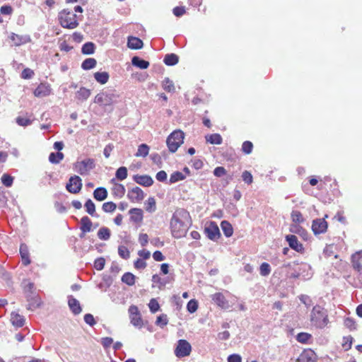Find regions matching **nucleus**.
Instances as JSON below:
<instances>
[{
	"label": "nucleus",
	"instance_id": "1",
	"mask_svg": "<svg viewBox=\"0 0 362 362\" xmlns=\"http://www.w3.org/2000/svg\"><path fill=\"white\" fill-rule=\"evenodd\" d=\"M191 225L192 220L189 213L184 209H177L173 213L170 220L173 236L175 238L185 236Z\"/></svg>",
	"mask_w": 362,
	"mask_h": 362
},
{
	"label": "nucleus",
	"instance_id": "2",
	"mask_svg": "<svg viewBox=\"0 0 362 362\" xmlns=\"http://www.w3.org/2000/svg\"><path fill=\"white\" fill-rule=\"evenodd\" d=\"M310 321L315 327L324 328L329 322L327 311L319 305H315L311 310Z\"/></svg>",
	"mask_w": 362,
	"mask_h": 362
},
{
	"label": "nucleus",
	"instance_id": "3",
	"mask_svg": "<svg viewBox=\"0 0 362 362\" xmlns=\"http://www.w3.org/2000/svg\"><path fill=\"white\" fill-rule=\"evenodd\" d=\"M185 133L180 129L173 131L167 138L166 144L170 152L175 153L183 144Z\"/></svg>",
	"mask_w": 362,
	"mask_h": 362
},
{
	"label": "nucleus",
	"instance_id": "4",
	"mask_svg": "<svg viewBox=\"0 0 362 362\" xmlns=\"http://www.w3.org/2000/svg\"><path fill=\"white\" fill-rule=\"evenodd\" d=\"M119 95L112 90L102 91L97 94L94 98V103L100 106H110L117 102Z\"/></svg>",
	"mask_w": 362,
	"mask_h": 362
},
{
	"label": "nucleus",
	"instance_id": "5",
	"mask_svg": "<svg viewBox=\"0 0 362 362\" xmlns=\"http://www.w3.org/2000/svg\"><path fill=\"white\" fill-rule=\"evenodd\" d=\"M175 280L174 270L168 263L160 264V287L172 284Z\"/></svg>",
	"mask_w": 362,
	"mask_h": 362
},
{
	"label": "nucleus",
	"instance_id": "6",
	"mask_svg": "<svg viewBox=\"0 0 362 362\" xmlns=\"http://www.w3.org/2000/svg\"><path fill=\"white\" fill-rule=\"evenodd\" d=\"M76 15L70 12H62L60 13L59 20L62 27L74 29L78 25L76 21Z\"/></svg>",
	"mask_w": 362,
	"mask_h": 362
},
{
	"label": "nucleus",
	"instance_id": "7",
	"mask_svg": "<svg viewBox=\"0 0 362 362\" xmlns=\"http://www.w3.org/2000/svg\"><path fill=\"white\" fill-rule=\"evenodd\" d=\"M95 161L92 158L84 159L74 164V168L81 175H88L90 171L95 168Z\"/></svg>",
	"mask_w": 362,
	"mask_h": 362
},
{
	"label": "nucleus",
	"instance_id": "8",
	"mask_svg": "<svg viewBox=\"0 0 362 362\" xmlns=\"http://www.w3.org/2000/svg\"><path fill=\"white\" fill-rule=\"evenodd\" d=\"M204 233L208 239L217 241L221 237V232L215 221H209L204 227Z\"/></svg>",
	"mask_w": 362,
	"mask_h": 362
},
{
	"label": "nucleus",
	"instance_id": "9",
	"mask_svg": "<svg viewBox=\"0 0 362 362\" xmlns=\"http://www.w3.org/2000/svg\"><path fill=\"white\" fill-rule=\"evenodd\" d=\"M192 351V346L186 339H179L175 349V354L177 358L188 356Z\"/></svg>",
	"mask_w": 362,
	"mask_h": 362
},
{
	"label": "nucleus",
	"instance_id": "10",
	"mask_svg": "<svg viewBox=\"0 0 362 362\" xmlns=\"http://www.w3.org/2000/svg\"><path fill=\"white\" fill-rule=\"evenodd\" d=\"M210 297L213 303L222 310H228L230 308L228 300L223 293L217 292L211 295Z\"/></svg>",
	"mask_w": 362,
	"mask_h": 362
},
{
	"label": "nucleus",
	"instance_id": "11",
	"mask_svg": "<svg viewBox=\"0 0 362 362\" xmlns=\"http://www.w3.org/2000/svg\"><path fill=\"white\" fill-rule=\"evenodd\" d=\"M81 187L82 180L78 175L71 176L66 186V189L73 194L79 192Z\"/></svg>",
	"mask_w": 362,
	"mask_h": 362
},
{
	"label": "nucleus",
	"instance_id": "12",
	"mask_svg": "<svg viewBox=\"0 0 362 362\" xmlns=\"http://www.w3.org/2000/svg\"><path fill=\"white\" fill-rule=\"evenodd\" d=\"M327 227L328 224L325 218H316L313 221L312 230L315 235L325 233L327 230Z\"/></svg>",
	"mask_w": 362,
	"mask_h": 362
},
{
	"label": "nucleus",
	"instance_id": "13",
	"mask_svg": "<svg viewBox=\"0 0 362 362\" xmlns=\"http://www.w3.org/2000/svg\"><path fill=\"white\" fill-rule=\"evenodd\" d=\"M131 322L134 326L141 327L143 325L140 312L136 305H131L129 308Z\"/></svg>",
	"mask_w": 362,
	"mask_h": 362
},
{
	"label": "nucleus",
	"instance_id": "14",
	"mask_svg": "<svg viewBox=\"0 0 362 362\" xmlns=\"http://www.w3.org/2000/svg\"><path fill=\"white\" fill-rule=\"evenodd\" d=\"M285 238L291 249L300 253L304 252L305 249L303 245L298 241L295 235H287Z\"/></svg>",
	"mask_w": 362,
	"mask_h": 362
},
{
	"label": "nucleus",
	"instance_id": "15",
	"mask_svg": "<svg viewBox=\"0 0 362 362\" xmlns=\"http://www.w3.org/2000/svg\"><path fill=\"white\" fill-rule=\"evenodd\" d=\"M317 356L315 353L311 350H304L297 358L296 362H315Z\"/></svg>",
	"mask_w": 362,
	"mask_h": 362
},
{
	"label": "nucleus",
	"instance_id": "16",
	"mask_svg": "<svg viewBox=\"0 0 362 362\" xmlns=\"http://www.w3.org/2000/svg\"><path fill=\"white\" fill-rule=\"evenodd\" d=\"M128 198L132 202H139L144 199V192L139 187H135L129 191Z\"/></svg>",
	"mask_w": 362,
	"mask_h": 362
},
{
	"label": "nucleus",
	"instance_id": "17",
	"mask_svg": "<svg viewBox=\"0 0 362 362\" xmlns=\"http://www.w3.org/2000/svg\"><path fill=\"white\" fill-rule=\"evenodd\" d=\"M300 271H308L307 274L303 276L305 279H310L313 275L310 266L307 264H303L300 265L298 272H295L291 274L290 278L298 279L301 276Z\"/></svg>",
	"mask_w": 362,
	"mask_h": 362
},
{
	"label": "nucleus",
	"instance_id": "18",
	"mask_svg": "<svg viewBox=\"0 0 362 362\" xmlns=\"http://www.w3.org/2000/svg\"><path fill=\"white\" fill-rule=\"evenodd\" d=\"M144 43L138 37L130 36L128 37L127 47L132 49H139L143 47Z\"/></svg>",
	"mask_w": 362,
	"mask_h": 362
},
{
	"label": "nucleus",
	"instance_id": "19",
	"mask_svg": "<svg viewBox=\"0 0 362 362\" xmlns=\"http://www.w3.org/2000/svg\"><path fill=\"white\" fill-rule=\"evenodd\" d=\"M68 305L74 315L81 313L82 309L78 300L73 296H69Z\"/></svg>",
	"mask_w": 362,
	"mask_h": 362
},
{
	"label": "nucleus",
	"instance_id": "20",
	"mask_svg": "<svg viewBox=\"0 0 362 362\" xmlns=\"http://www.w3.org/2000/svg\"><path fill=\"white\" fill-rule=\"evenodd\" d=\"M130 219L132 221L139 223L143 220V211L140 209L134 208L129 210Z\"/></svg>",
	"mask_w": 362,
	"mask_h": 362
},
{
	"label": "nucleus",
	"instance_id": "21",
	"mask_svg": "<svg viewBox=\"0 0 362 362\" xmlns=\"http://www.w3.org/2000/svg\"><path fill=\"white\" fill-rule=\"evenodd\" d=\"M134 180L136 183L145 187L151 186L153 182L152 178L148 175H136L134 176Z\"/></svg>",
	"mask_w": 362,
	"mask_h": 362
},
{
	"label": "nucleus",
	"instance_id": "22",
	"mask_svg": "<svg viewBox=\"0 0 362 362\" xmlns=\"http://www.w3.org/2000/svg\"><path fill=\"white\" fill-rule=\"evenodd\" d=\"M28 304V310H34L40 305V300L37 296H26Z\"/></svg>",
	"mask_w": 362,
	"mask_h": 362
},
{
	"label": "nucleus",
	"instance_id": "23",
	"mask_svg": "<svg viewBox=\"0 0 362 362\" xmlns=\"http://www.w3.org/2000/svg\"><path fill=\"white\" fill-rule=\"evenodd\" d=\"M179 62V57L174 53L167 54L165 55L163 62L168 66L176 65Z\"/></svg>",
	"mask_w": 362,
	"mask_h": 362
},
{
	"label": "nucleus",
	"instance_id": "24",
	"mask_svg": "<svg viewBox=\"0 0 362 362\" xmlns=\"http://www.w3.org/2000/svg\"><path fill=\"white\" fill-rule=\"evenodd\" d=\"M20 254L22 258V261L24 265H28L30 263L29 259V251L28 246L23 243L20 246Z\"/></svg>",
	"mask_w": 362,
	"mask_h": 362
},
{
	"label": "nucleus",
	"instance_id": "25",
	"mask_svg": "<svg viewBox=\"0 0 362 362\" xmlns=\"http://www.w3.org/2000/svg\"><path fill=\"white\" fill-rule=\"evenodd\" d=\"M221 228L226 238H230L233 235V228L230 223L228 221H222L221 223Z\"/></svg>",
	"mask_w": 362,
	"mask_h": 362
},
{
	"label": "nucleus",
	"instance_id": "26",
	"mask_svg": "<svg viewBox=\"0 0 362 362\" xmlns=\"http://www.w3.org/2000/svg\"><path fill=\"white\" fill-rule=\"evenodd\" d=\"M206 142L211 144H221L223 142V139L221 134L215 133L211 134H208L205 136Z\"/></svg>",
	"mask_w": 362,
	"mask_h": 362
},
{
	"label": "nucleus",
	"instance_id": "27",
	"mask_svg": "<svg viewBox=\"0 0 362 362\" xmlns=\"http://www.w3.org/2000/svg\"><path fill=\"white\" fill-rule=\"evenodd\" d=\"M185 178L186 175L182 172L175 171L170 175V179L168 181V185H172L179 181L184 180Z\"/></svg>",
	"mask_w": 362,
	"mask_h": 362
},
{
	"label": "nucleus",
	"instance_id": "28",
	"mask_svg": "<svg viewBox=\"0 0 362 362\" xmlns=\"http://www.w3.org/2000/svg\"><path fill=\"white\" fill-rule=\"evenodd\" d=\"M11 323L16 327H22L24 325L25 319L23 316L16 313H12L11 315Z\"/></svg>",
	"mask_w": 362,
	"mask_h": 362
},
{
	"label": "nucleus",
	"instance_id": "29",
	"mask_svg": "<svg viewBox=\"0 0 362 362\" xmlns=\"http://www.w3.org/2000/svg\"><path fill=\"white\" fill-rule=\"evenodd\" d=\"M81 230L83 233H86L91 230L92 221L88 216H83L81 219Z\"/></svg>",
	"mask_w": 362,
	"mask_h": 362
},
{
	"label": "nucleus",
	"instance_id": "30",
	"mask_svg": "<svg viewBox=\"0 0 362 362\" xmlns=\"http://www.w3.org/2000/svg\"><path fill=\"white\" fill-rule=\"evenodd\" d=\"M132 64L133 66L139 67L141 69H146L149 66L148 62L141 59L137 56H135L132 59Z\"/></svg>",
	"mask_w": 362,
	"mask_h": 362
},
{
	"label": "nucleus",
	"instance_id": "31",
	"mask_svg": "<svg viewBox=\"0 0 362 362\" xmlns=\"http://www.w3.org/2000/svg\"><path fill=\"white\" fill-rule=\"evenodd\" d=\"M93 197L95 199L98 201H103L107 197V191L105 188L98 187L95 189L93 192Z\"/></svg>",
	"mask_w": 362,
	"mask_h": 362
},
{
	"label": "nucleus",
	"instance_id": "32",
	"mask_svg": "<svg viewBox=\"0 0 362 362\" xmlns=\"http://www.w3.org/2000/svg\"><path fill=\"white\" fill-rule=\"evenodd\" d=\"M49 94V89L45 85L40 84L34 91L36 97H45Z\"/></svg>",
	"mask_w": 362,
	"mask_h": 362
},
{
	"label": "nucleus",
	"instance_id": "33",
	"mask_svg": "<svg viewBox=\"0 0 362 362\" xmlns=\"http://www.w3.org/2000/svg\"><path fill=\"white\" fill-rule=\"evenodd\" d=\"M95 79L101 84H105L109 79V74L106 71L96 72L94 74Z\"/></svg>",
	"mask_w": 362,
	"mask_h": 362
},
{
	"label": "nucleus",
	"instance_id": "34",
	"mask_svg": "<svg viewBox=\"0 0 362 362\" xmlns=\"http://www.w3.org/2000/svg\"><path fill=\"white\" fill-rule=\"evenodd\" d=\"M163 88L168 93H174L175 88L173 81L170 80L169 78H165L162 83Z\"/></svg>",
	"mask_w": 362,
	"mask_h": 362
},
{
	"label": "nucleus",
	"instance_id": "35",
	"mask_svg": "<svg viewBox=\"0 0 362 362\" xmlns=\"http://www.w3.org/2000/svg\"><path fill=\"white\" fill-rule=\"evenodd\" d=\"M90 95V90L86 88H81L76 93V98L81 100H85Z\"/></svg>",
	"mask_w": 362,
	"mask_h": 362
},
{
	"label": "nucleus",
	"instance_id": "36",
	"mask_svg": "<svg viewBox=\"0 0 362 362\" xmlns=\"http://www.w3.org/2000/svg\"><path fill=\"white\" fill-rule=\"evenodd\" d=\"M292 221L295 223L299 224L304 222L305 219L300 211L297 210H293L291 214Z\"/></svg>",
	"mask_w": 362,
	"mask_h": 362
},
{
	"label": "nucleus",
	"instance_id": "37",
	"mask_svg": "<svg viewBox=\"0 0 362 362\" xmlns=\"http://www.w3.org/2000/svg\"><path fill=\"white\" fill-rule=\"evenodd\" d=\"M85 208L86 209V211L88 214H90L92 216H98L95 214V204L93 202L91 199H88L86 201L85 204Z\"/></svg>",
	"mask_w": 362,
	"mask_h": 362
},
{
	"label": "nucleus",
	"instance_id": "38",
	"mask_svg": "<svg viewBox=\"0 0 362 362\" xmlns=\"http://www.w3.org/2000/svg\"><path fill=\"white\" fill-rule=\"evenodd\" d=\"M95 45L93 42H86L82 47L81 52L84 54H92L95 52Z\"/></svg>",
	"mask_w": 362,
	"mask_h": 362
},
{
	"label": "nucleus",
	"instance_id": "39",
	"mask_svg": "<svg viewBox=\"0 0 362 362\" xmlns=\"http://www.w3.org/2000/svg\"><path fill=\"white\" fill-rule=\"evenodd\" d=\"M64 158V154L61 152L51 153L49 156V160L52 163L57 164Z\"/></svg>",
	"mask_w": 362,
	"mask_h": 362
},
{
	"label": "nucleus",
	"instance_id": "40",
	"mask_svg": "<svg viewBox=\"0 0 362 362\" xmlns=\"http://www.w3.org/2000/svg\"><path fill=\"white\" fill-rule=\"evenodd\" d=\"M97 62L93 58H88L83 61L81 67L85 70H89L95 66Z\"/></svg>",
	"mask_w": 362,
	"mask_h": 362
},
{
	"label": "nucleus",
	"instance_id": "41",
	"mask_svg": "<svg viewBox=\"0 0 362 362\" xmlns=\"http://www.w3.org/2000/svg\"><path fill=\"white\" fill-rule=\"evenodd\" d=\"M99 239L107 240L110 238V230L106 227H102L98 232Z\"/></svg>",
	"mask_w": 362,
	"mask_h": 362
},
{
	"label": "nucleus",
	"instance_id": "42",
	"mask_svg": "<svg viewBox=\"0 0 362 362\" xmlns=\"http://www.w3.org/2000/svg\"><path fill=\"white\" fill-rule=\"evenodd\" d=\"M122 281L129 286H132L135 283V276L132 273L127 272L122 276Z\"/></svg>",
	"mask_w": 362,
	"mask_h": 362
},
{
	"label": "nucleus",
	"instance_id": "43",
	"mask_svg": "<svg viewBox=\"0 0 362 362\" xmlns=\"http://www.w3.org/2000/svg\"><path fill=\"white\" fill-rule=\"evenodd\" d=\"M149 151V148L146 144H141L137 150V152L136 153L135 156L136 157H145L148 155Z\"/></svg>",
	"mask_w": 362,
	"mask_h": 362
},
{
	"label": "nucleus",
	"instance_id": "44",
	"mask_svg": "<svg viewBox=\"0 0 362 362\" xmlns=\"http://www.w3.org/2000/svg\"><path fill=\"white\" fill-rule=\"evenodd\" d=\"M271 272V267L267 262H262L259 267V274L262 276H267Z\"/></svg>",
	"mask_w": 362,
	"mask_h": 362
},
{
	"label": "nucleus",
	"instance_id": "45",
	"mask_svg": "<svg viewBox=\"0 0 362 362\" xmlns=\"http://www.w3.org/2000/svg\"><path fill=\"white\" fill-rule=\"evenodd\" d=\"M145 209L147 211L153 212L156 210V202L154 198H148L145 203Z\"/></svg>",
	"mask_w": 362,
	"mask_h": 362
},
{
	"label": "nucleus",
	"instance_id": "46",
	"mask_svg": "<svg viewBox=\"0 0 362 362\" xmlns=\"http://www.w3.org/2000/svg\"><path fill=\"white\" fill-rule=\"evenodd\" d=\"M198 308V302L195 299H191L187 304V310L189 313H194Z\"/></svg>",
	"mask_w": 362,
	"mask_h": 362
},
{
	"label": "nucleus",
	"instance_id": "47",
	"mask_svg": "<svg viewBox=\"0 0 362 362\" xmlns=\"http://www.w3.org/2000/svg\"><path fill=\"white\" fill-rule=\"evenodd\" d=\"M311 334L306 332H300L296 336V340L298 342L306 344L308 340L311 338Z\"/></svg>",
	"mask_w": 362,
	"mask_h": 362
},
{
	"label": "nucleus",
	"instance_id": "48",
	"mask_svg": "<svg viewBox=\"0 0 362 362\" xmlns=\"http://www.w3.org/2000/svg\"><path fill=\"white\" fill-rule=\"evenodd\" d=\"M127 177V169L126 167H120L116 171V177L119 180H123Z\"/></svg>",
	"mask_w": 362,
	"mask_h": 362
},
{
	"label": "nucleus",
	"instance_id": "49",
	"mask_svg": "<svg viewBox=\"0 0 362 362\" xmlns=\"http://www.w3.org/2000/svg\"><path fill=\"white\" fill-rule=\"evenodd\" d=\"M353 340V337L350 335L343 337L342 347L345 351H348L351 348Z\"/></svg>",
	"mask_w": 362,
	"mask_h": 362
},
{
	"label": "nucleus",
	"instance_id": "50",
	"mask_svg": "<svg viewBox=\"0 0 362 362\" xmlns=\"http://www.w3.org/2000/svg\"><path fill=\"white\" fill-rule=\"evenodd\" d=\"M253 149V144L250 141H245L242 144V151L245 154H250Z\"/></svg>",
	"mask_w": 362,
	"mask_h": 362
},
{
	"label": "nucleus",
	"instance_id": "51",
	"mask_svg": "<svg viewBox=\"0 0 362 362\" xmlns=\"http://www.w3.org/2000/svg\"><path fill=\"white\" fill-rule=\"evenodd\" d=\"M10 39L13 42V45L15 46H19L25 42L22 36H20L15 33L11 34Z\"/></svg>",
	"mask_w": 362,
	"mask_h": 362
},
{
	"label": "nucleus",
	"instance_id": "52",
	"mask_svg": "<svg viewBox=\"0 0 362 362\" xmlns=\"http://www.w3.org/2000/svg\"><path fill=\"white\" fill-rule=\"evenodd\" d=\"M344 326L350 330H354L356 329V321L351 317H346L344 322Z\"/></svg>",
	"mask_w": 362,
	"mask_h": 362
},
{
	"label": "nucleus",
	"instance_id": "53",
	"mask_svg": "<svg viewBox=\"0 0 362 362\" xmlns=\"http://www.w3.org/2000/svg\"><path fill=\"white\" fill-rule=\"evenodd\" d=\"M290 231L293 233H297L303 235L304 233H306L305 230L299 225L293 224L290 226Z\"/></svg>",
	"mask_w": 362,
	"mask_h": 362
},
{
	"label": "nucleus",
	"instance_id": "54",
	"mask_svg": "<svg viewBox=\"0 0 362 362\" xmlns=\"http://www.w3.org/2000/svg\"><path fill=\"white\" fill-rule=\"evenodd\" d=\"M116 208L117 205L112 202H105L103 204V210L107 213L113 212Z\"/></svg>",
	"mask_w": 362,
	"mask_h": 362
},
{
	"label": "nucleus",
	"instance_id": "55",
	"mask_svg": "<svg viewBox=\"0 0 362 362\" xmlns=\"http://www.w3.org/2000/svg\"><path fill=\"white\" fill-rule=\"evenodd\" d=\"M114 194L122 197L125 194V188L122 184H117L113 188Z\"/></svg>",
	"mask_w": 362,
	"mask_h": 362
},
{
	"label": "nucleus",
	"instance_id": "56",
	"mask_svg": "<svg viewBox=\"0 0 362 362\" xmlns=\"http://www.w3.org/2000/svg\"><path fill=\"white\" fill-rule=\"evenodd\" d=\"M242 179L247 185H250L251 183H252L253 181L252 174L247 170H245L242 173Z\"/></svg>",
	"mask_w": 362,
	"mask_h": 362
},
{
	"label": "nucleus",
	"instance_id": "57",
	"mask_svg": "<svg viewBox=\"0 0 362 362\" xmlns=\"http://www.w3.org/2000/svg\"><path fill=\"white\" fill-rule=\"evenodd\" d=\"M118 253L119 256L124 259H127L129 257V251L125 246H119L118 247Z\"/></svg>",
	"mask_w": 362,
	"mask_h": 362
},
{
	"label": "nucleus",
	"instance_id": "58",
	"mask_svg": "<svg viewBox=\"0 0 362 362\" xmlns=\"http://www.w3.org/2000/svg\"><path fill=\"white\" fill-rule=\"evenodd\" d=\"M13 178L7 174H4L1 177V182L6 187H11L13 184Z\"/></svg>",
	"mask_w": 362,
	"mask_h": 362
},
{
	"label": "nucleus",
	"instance_id": "59",
	"mask_svg": "<svg viewBox=\"0 0 362 362\" xmlns=\"http://www.w3.org/2000/svg\"><path fill=\"white\" fill-rule=\"evenodd\" d=\"M148 307L152 313H155L158 310V302L157 299L152 298L148 303Z\"/></svg>",
	"mask_w": 362,
	"mask_h": 362
},
{
	"label": "nucleus",
	"instance_id": "60",
	"mask_svg": "<svg viewBox=\"0 0 362 362\" xmlns=\"http://www.w3.org/2000/svg\"><path fill=\"white\" fill-rule=\"evenodd\" d=\"M16 122L20 126L27 127V126L30 125L32 122L30 119L18 117L16 118Z\"/></svg>",
	"mask_w": 362,
	"mask_h": 362
},
{
	"label": "nucleus",
	"instance_id": "61",
	"mask_svg": "<svg viewBox=\"0 0 362 362\" xmlns=\"http://www.w3.org/2000/svg\"><path fill=\"white\" fill-rule=\"evenodd\" d=\"M105 260L103 257L95 259L94 267L97 270H102L104 268Z\"/></svg>",
	"mask_w": 362,
	"mask_h": 362
},
{
	"label": "nucleus",
	"instance_id": "62",
	"mask_svg": "<svg viewBox=\"0 0 362 362\" xmlns=\"http://www.w3.org/2000/svg\"><path fill=\"white\" fill-rule=\"evenodd\" d=\"M185 12L186 11L184 6H176L173 10V13L176 17H181Z\"/></svg>",
	"mask_w": 362,
	"mask_h": 362
},
{
	"label": "nucleus",
	"instance_id": "63",
	"mask_svg": "<svg viewBox=\"0 0 362 362\" xmlns=\"http://www.w3.org/2000/svg\"><path fill=\"white\" fill-rule=\"evenodd\" d=\"M226 174V169L222 166L216 167L214 170V175L217 177H221Z\"/></svg>",
	"mask_w": 362,
	"mask_h": 362
},
{
	"label": "nucleus",
	"instance_id": "64",
	"mask_svg": "<svg viewBox=\"0 0 362 362\" xmlns=\"http://www.w3.org/2000/svg\"><path fill=\"white\" fill-rule=\"evenodd\" d=\"M228 362H242V357L238 354H232L228 356Z\"/></svg>",
	"mask_w": 362,
	"mask_h": 362
}]
</instances>
